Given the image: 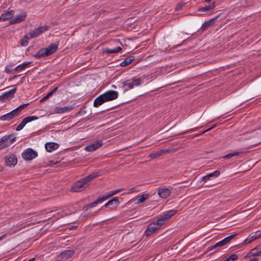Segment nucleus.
Masks as SVG:
<instances>
[{
	"instance_id": "nucleus-24",
	"label": "nucleus",
	"mask_w": 261,
	"mask_h": 261,
	"mask_svg": "<svg viewBox=\"0 0 261 261\" xmlns=\"http://www.w3.org/2000/svg\"><path fill=\"white\" fill-rule=\"evenodd\" d=\"M73 109V107H56L55 111L57 113L61 114L72 110Z\"/></svg>"
},
{
	"instance_id": "nucleus-18",
	"label": "nucleus",
	"mask_w": 261,
	"mask_h": 261,
	"mask_svg": "<svg viewBox=\"0 0 261 261\" xmlns=\"http://www.w3.org/2000/svg\"><path fill=\"white\" fill-rule=\"evenodd\" d=\"M220 174V172L219 170H216L212 173H210L202 177V180L206 181L208 180L211 179L212 177H217Z\"/></svg>"
},
{
	"instance_id": "nucleus-8",
	"label": "nucleus",
	"mask_w": 261,
	"mask_h": 261,
	"mask_svg": "<svg viewBox=\"0 0 261 261\" xmlns=\"http://www.w3.org/2000/svg\"><path fill=\"white\" fill-rule=\"evenodd\" d=\"M38 117L35 116H28L23 119L20 123L17 126L16 128V131H19L21 130L25 124L32 121L37 120Z\"/></svg>"
},
{
	"instance_id": "nucleus-50",
	"label": "nucleus",
	"mask_w": 261,
	"mask_h": 261,
	"mask_svg": "<svg viewBox=\"0 0 261 261\" xmlns=\"http://www.w3.org/2000/svg\"><path fill=\"white\" fill-rule=\"evenodd\" d=\"M58 87H55L54 89H53L52 90L50 91L51 93L52 94L55 93L58 90Z\"/></svg>"
},
{
	"instance_id": "nucleus-48",
	"label": "nucleus",
	"mask_w": 261,
	"mask_h": 261,
	"mask_svg": "<svg viewBox=\"0 0 261 261\" xmlns=\"http://www.w3.org/2000/svg\"><path fill=\"white\" fill-rule=\"evenodd\" d=\"M48 98H49V97L47 95H46L44 97H43L42 99L40 100V102H43Z\"/></svg>"
},
{
	"instance_id": "nucleus-46",
	"label": "nucleus",
	"mask_w": 261,
	"mask_h": 261,
	"mask_svg": "<svg viewBox=\"0 0 261 261\" xmlns=\"http://www.w3.org/2000/svg\"><path fill=\"white\" fill-rule=\"evenodd\" d=\"M198 127H195V128L189 129V130H188L184 132V133H182L181 134H186V133H188V132H191L196 131V130H198Z\"/></svg>"
},
{
	"instance_id": "nucleus-33",
	"label": "nucleus",
	"mask_w": 261,
	"mask_h": 261,
	"mask_svg": "<svg viewBox=\"0 0 261 261\" xmlns=\"http://www.w3.org/2000/svg\"><path fill=\"white\" fill-rule=\"evenodd\" d=\"M30 38V36L28 37V35H25L24 37L21 39L20 40V44L21 46H25L28 44V40Z\"/></svg>"
},
{
	"instance_id": "nucleus-21",
	"label": "nucleus",
	"mask_w": 261,
	"mask_h": 261,
	"mask_svg": "<svg viewBox=\"0 0 261 261\" xmlns=\"http://www.w3.org/2000/svg\"><path fill=\"white\" fill-rule=\"evenodd\" d=\"M122 50L120 46H117L113 48H106L103 49L102 53L106 54H110L118 53Z\"/></svg>"
},
{
	"instance_id": "nucleus-36",
	"label": "nucleus",
	"mask_w": 261,
	"mask_h": 261,
	"mask_svg": "<svg viewBox=\"0 0 261 261\" xmlns=\"http://www.w3.org/2000/svg\"><path fill=\"white\" fill-rule=\"evenodd\" d=\"M238 256L236 254H232L230 255L228 258L224 259V261H234L238 258Z\"/></svg>"
},
{
	"instance_id": "nucleus-1",
	"label": "nucleus",
	"mask_w": 261,
	"mask_h": 261,
	"mask_svg": "<svg viewBox=\"0 0 261 261\" xmlns=\"http://www.w3.org/2000/svg\"><path fill=\"white\" fill-rule=\"evenodd\" d=\"M97 176H98L97 173H92L73 184L71 188L70 191L72 192H79L84 191L89 187L90 181Z\"/></svg>"
},
{
	"instance_id": "nucleus-59",
	"label": "nucleus",
	"mask_w": 261,
	"mask_h": 261,
	"mask_svg": "<svg viewBox=\"0 0 261 261\" xmlns=\"http://www.w3.org/2000/svg\"><path fill=\"white\" fill-rule=\"evenodd\" d=\"M112 42H116V43H117V42H118L117 40H116H116H112Z\"/></svg>"
},
{
	"instance_id": "nucleus-44",
	"label": "nucleus",
	"mask_w": 261,
	"mask_h": 261,
	"mask_svg": "<svg viewBox=\"0 0 261 261\" xmlns=\"http://www.w3.org/2000/svg\"><path fill=\"white\" fill-rule=\"evenodd\" d=\"M215 126H216V124L214 125L212 127H210V128H208V129H207L203 131V132H200V133L199 134L196 135L195 137L198 136H199L200 135H202V134H204V133H205L210 130L212 128L214 127Z\"/></svg>"
},
{
	"instance_id": "nucleus-41",
	"label": "nucleus",
	"mask_w": 261,
	"mask_h": 261,
	"mask_svg": "<svg viewBox=\"0 0 261 261\" xmlns=\"http://www.w3.org/2000/svg\"><path fill=\"white\" fill-rule=\"evenodd\" d=\"M10 114L11 115V116L12 118L18 115V113L17 112V111H16L15 109L13 110L11 112H9Z\"/></svg>"
},
{
	"instance_id": "nucleus-49",
	"label": "nucleus",
	"mask_w": 261,
	"mask_h": 261,
	"mask_svg": "<svg viewBox=\"0 0 261 261\" xmlns=\"http://www.w3.org/2000/svg\"><path fill=\"white\" fill-rule=\"evenodd\" d=\"M128 191H129L128 193H133V192H137V191L136 190V188H135V187H133V188H132L130 189H129L128 190Z\"/></svg>"
},
{
	"instance_id": "nucleus-16",
	"label": "nucleus",
	"mask_w": 261,
	"mask_h": 261,
	"mask_svg": "<svg viewBox=\"0 0 261 261\" xmlns=\"http://www.w3.org/2000/svg\"><path fill=\"white\" fill-rule=\"evenodd\" d=\"M27 17V14L23 13L21 14L16 15L15 17L12 18L10 21V24H15L22 21Z\"/></svg>"
},
{
	"instance_id": "nucleus-12",
	"label": "nucleus",
	"mask_w": 261,
	"mask_h": 261,
	"mask_svg": "<svg viewBox=\"0 0 261 261\" xmlns=\"http://www.w3.org/2000/svg\"><path fill=\"white\" fill-rule=\"evenodd\" d=\"M5 162L6 165L8 166H14L16 164L17 162V157L14 154H11L10 155L6 156Z\"/></svg>"
},
{
	"instance_id": "nucleus-35",
	"label": "nucleus",
	"mask_w": 261,
	"mask_h": 261,
	"mask_svg": "<svg viewBox=\"0 0 261 261\" xmlns=\"http://www.w3.org/2000/svg\"><path fill=\"white\" fill-rule=\"evenodd\" d=\"M29 105V103H24L22 105H20L18 108H16L15 110L17 111V112L19 114L20 112L24 108H25L28 106Z\"/></svg>"
},
{
	"instance_id": "nucleus-22",
	"label": "nucleus",
	"mask_w": 261,
	"mask_h": 261,
	"mask_svg": "<svg viewBox=\"0 0 261 261\" xmlns=\"http://www.w3.org/2000/svg\"><path fill=\"white\" fill-rule=\"evenodd\" d=\"M159 195L163 198H166L170 194V191L167 189H159L158 191Z\"/></svg>"
},
{
	"instance_id": "nucleus-20",
	"label": "nucleus",
	"mask_w": 261,
	"mask_h": 261,
	"mask_svg": "<svg viewBox=\"0 0 261 261\" xmlns=\"http://www.w3.org/2000/svg\"><path fill=\"white\" fill-rule=\"evenodd\" d=\"M74 253V251L72 250H65L62 253H61L59 255V257H60L62 259H67L70 257H71L73 254Z\"/></svg>"
},
{
	"instance_id": "nucleus-62",
	"label": "nucleus",
	"mask_w": 261,
	"mask_h": 261,
	"mask_svg": "<svg viewBox=\"0 0 261 261\" xmlns=\"http://www.w3.org/2000/svg\"><path fill=\"white\" fill-rule=\"evenodd\" d=\"M22 224H18L16 227H18V226H20V225H21Z\"/></svg>"
},
{
	"instance_id": "nucleus-57",
	"label": "nucleus",
	"mask_w": 261,
	"mask_h": 261,
	"mask_svg": "<svg viewBox=\"0 0 261 261\" xmlns=\"http://www.w3.org/2000/svg\"><path fill=\"white\" fill-rule=\"evenodd\" d=\"M46 95H47L49 97V98L50 96H51L53 95V94H52V93H51V92L50 91V92H49V93H47V94H46Z\"/></svg>"
},
{
	"instance_id": "nucleus-17",
	"label": "nucleus",
	"mask_w": 261,
	"mask_h": 261,
	"mask_svg": "<svg viewBox=\"0 0 261 261\" xmlns=\"http://www.w3.org/2000/svg\"><path fill=\"white\" fill-rule=\"evenodd\" d=\"M106 102L103 95L101 94L94 100L93 106L94 107L97 108Z\"/></svg>"
},
{
	"instance_id": "nucleus-4",
	"label": "nucleus",
	"mask_w": 261,
	"mask_h": 261,
	"mask_svg": "<svg viewBox=\"0 0 261 261\" xmlns=\"http://www.w3.org/2000/svg\"><path fill=\"white\" fill-rule=\"evenodd\" d=\"M163 225L162 223L158 222V219L156 221H154L153 222L150 223L145 231V235L146 237H148L154 233L156 230L161 228V226Z\"/></svg>"
},
{
	"instance_id": "nucleus-29",
	"label": "nucleus",
	"mask_w": 261,
	"mask_h": 261,
	"mask_svg": "<svg viewBox=\"0 0 261 261\" xmlns=\"http://www.w3.org/2000/svg\"><path fill=\"white\" fill-rule=\"evenodd\" d=\"M149 195L148 194H143L141 195H138L137 197V203H142L145 201L149 198Z\"/></svg>"
},
{
	"instance_id": "nucleus-43",
	"label": "nucleus",
	"mask_w": 261,
	"mask_h": 261,
	"mask_svg": "<svg viewBox=\"0 0 261 261\" xmlns=\"http://www.w3.org/2000/svg\"><path fill=\"white\" fill-rule=\"evenodd\" d=\"M224 246L223 243L222 242V241L217 243L216 244H215L214 245V247L215 248V249L217 248V247H222V246Z\"/></svg>"
},
{
	"instance_id": "nucleus-42",
	"label": "nucleus",
	"mask_w": 261,
	"mask_h": 261,
	"mask_svg": "<svg viewBox=\"0 0 261 261\" xmlns=\"http://www.w3.org/2000/svg\"><path fill=\"white\" fill-rule=\"evenodd\" d=\"M247 136V134H242L240 135V137L238 139L239 141H242L245 140H247L248 138L246 136Z\"/></svg>"
},
{
	"instance_id": "nucleus-53",
	"label": "nucleus",
	"mask_w": 261,
	"mask_h": 261,
	"mask_svg": "<svg viewBox=\"0 0 261 261\" xmlns=\"http://www.w3.org/2000/svg\"><path fill=\"white\" fill-rule=\"evenodd\" d=\"M30 64V62H23L22 63L19 64V65H22V66L29 65Z\"/></svg>"
},
{
	"instance_id": "nucleus-55",
	"label": "nucleus",
	"mask_w": 261,
	"mask_h": 261,
	"mask_svg": "<svg viewBox=\"0 0 261 261\" xmlns=\"http://www.w3.org/2000/svg\"><path fill=\"white\" fill-rule=\"evenodd\" d=\"M89 208H90V207H89V204L85 206L84 207H83V210H88Z\"/></svg>"
},
{
	"instance_id": "nucleus-31",
	"label": "nucleus",
	"mask_w": 261,
	"mask_h": 261,
	"mask_svg": "<svg viewBox=\"0 0 261 261\" xmlns=\"http://www.w3.org/2000/svg\"><path fill=\"white\" fill-rule=\"evenodd\" d=\"M252 253L254 256L261 255V245L257 246L256 248L252 250Z\"/></svg>"
},
{
	"instance_id": "nucleus-52",
	"label": "nucleus",
	"mask_w": 261,
	"mask_h": 261,
	"mask_svg": "<svg viewBox=\"0 0 261 261\" xmlns=\"http://www.w3.org/2000/svg\"><path fill=\"white\" fill-rule=\"evenodd\" d=\"M188 39H189V38H188V39H187L184 40L182 42V43H181V44H178L177 46H181V45L185 44V43L187 42V40H188Z\"/></svg>"
},
{
	"instance_id": "nucleus-38",
	"label": "nucleus",
	"mask_w": 261,
	"mask_h": 261,
	"mask_svg": "<svg viewBox=\"0 0 261 261\" xmlns=\"http://www.w3.org/2000/svg\"><path fill=\"white\" fill-rule=\"evenodd\" d=\"M20 230V228H18L16 230H13L12 232L9 231L8 232V233H9V235H12V234L17 232V231H18ZM7 233H6L3 234V236H2L1 237H0V241L2 240L3 239L6 238L7 236Z\"/></svg>"
},
{
	"instance_id": "nucleus-13",
	"label": "nucleus",
	"mask_w": 261,
	"mask_h": 261,
	"mask_svg": "<svg viewBox=\"0 0 261 261\" xmlns=\"http://www.w3.org/2000/svg\"><path fill=\"white\" fill-rule=\"evenodd\" d=\"M14 14V11L13 10L5 11L0 17V21H6L12 18Z\"/></svg>"
},
{
	"instance_id": "nucleus-61",
	"label": "nucleus",
	"mask_w": 261,
	"mask_h": 261,
	"mask_svg": "<svg viewBox=\"0 0 261 261\" xmlns=\"http://www.w3.org/2000/svg\"><path fill=\"white\" fill-rule=\"evenodd\" d=\"M21 71H23L24 73L27 72V71H24V69L23 70H21L19 72H20Z\"/></svg>"
},
{
	"instance_id": "nucleus-39",
	"label": "nucleus",
	"mask_w": 261,
	"mask_h": 261,
	"mask_svg": "<svg viewBox=\"0 0 261 261\" xmlns=\"http://www.w3.org/2000/svg\"><path fill=\"white\" fill-rule=\"evenodd\" d=\"M100 202H101L99 198H98L95 201L88 204H89V207H90V208L93 207L95 206L97 204H98V203H99Z\"/></svg>"
},
{
	"instance_id": "nucleus-47",
	"label": "nucleus",
	"mask_w": 261,
	"mask_h": 261,
	"mask_svg": "<svg viewBox=\"0 0 261 261\" xmlns=\"http://www.w3.org/2000/svg\"><path fill=\"white\" fill-rule=\"evenodd\" d=\"M252 241L249 239V237H248L244 241V244H248L250 243H251Z\"/></svg>"
},
{
	"instance_id": "nucleus-3",
	"label": "nucleus",
	"mask_w": 261,
	"mask_h": 261,
	"mask_svg": "<svg viewBox=\"0 0 261 261\" xmlns=\"http://www.w3.org/2000/svg\"><path fill=\"white\" fill-rule=\"evenodd\" d=\"M143 83V79L135 76L131 80H127L123 82V87H127L128 89L134 88L135 86L138 87Z\"/></svg>"
},
{
	"instance_id": "nucleus-30",
	"label": "nucleus",
	"mask_w": 261,
	"mask_h": 261,
	"mask_svg": "<svg viewBox=\"0 0 261 261\" xmlns=\"http://www.w3.org/2000/svg\"><path fill=\"white\" fill-rule=\"evenodd\" d=\"M246 152H247V151H236L234 152L229 153L226 154L225 156H223V158L229 159L231 157H233V156H234L236 155H239L243 154Z\"/></svg>"
},
{
	"instance_id": "nucleus-11",
	"label": "nucleus",
	"mask_w": 261,
	"mask_h": 261,
	"mask_svg": "<svg viewBox=\"0 0 261 261\" xmlns=\"http://www.w3.org/2000/svg\"><path fill=\"white\" fill-rule=\"evenodd\" d=\"M14 139H11L9 136H6L0 139V149H3L11 145Z\"/></svg>"
},
{
	"instance_id": "nucleus-6",
	"label": "nucleus",
	"mask_w": 261,
	"mask_h": 261,
	"mask_svg": "<svg viewBox=\"0 0 261 261\" xmlns=\"http://www.w3.org/2000/svg\"><path fill=\"white\" fill-rule=\"evenodd\" d=\"M48 28L49 27L47 25H44L35 29L29 33V35L30 36V38H33L38 37L39 35L47 31Z\"/></svg>"
},
{
	"instance_id": "nucleus-19",
	"label": "nucleus",
	"mask_w": 261,
	"mask_h": 261,
	"mask_svg": "<svg viewBox=\"0 0 261 261\" xmlns=\"http://www.w3.org/2000/svg\"><path fill=\"white\" fill-rule=\"evenodd\" d=\"M120 203V201L118 197H115L113 198L112 199L110 200L108 202H107L103 207H108L110 205H114V208H116Z\"/></svg>"
},
{
	"instance_id": "nucleus-45",
	"label": "nucleus",
	"mask_w": 261,
	"mask_h": 261,
	"mask_svg": "<svg viewBox=\"0 0 261 261\" xmlns=\"http://www.w3.org/2000/svg\"><path fill=\"white\" fill-rule=\"evenodd\" d=\"M122 191V189H117L114 191H110L109 192L111 194L112 196L115 195L116 194Z\"/></svg>"
},
{
	"instance_id": "nucleus-60",
	"label": "nucleus",
	"mask_w": 261,
	"mask_h": 261,
	"mask_svg": "<svg viewBox=\"0 0 261 261\" xmlns=\"http://www.w3.org/2000/svg\"><path fill=\"white\" fill-rule=\"evenodd\" d=\"M169 151H170L169 150H164V152L163 153L169 152Z\"/></svg>"
},
{
	"instance_id": "nucleus-23",
	"label": "nucleus",
	"mask_w": 261,
	"mask_h": 261,
	"mask_svg": "<svg viewBox=\"0 0 261 261\" xmlns=\"http://www.w3.org/2000/svg\"><path fill=\"white\" fill-rule=\"evenodd\" d=\"M45 147L47 151L51 152L54 149H56L59 147V145L54 142H48L45 144Z\"/></svg>"
},
{
	"instance_id": "nucleus-40",
	"label": "nucleus",
	"mask_w": 261,
	"mask_h": 261,
	"mask_svg": "<svg viewBox=\"0 0 261 261\" xmlns=\"http://www.w3.org/2000/svg\"><path fill=\"white\" fill-rule=\"evenodd\" d=\"M112 196L110 192L109 193L106 194L105 196H103L101 197H99L101 202H102L103 201L108 199L109 198L111 197Z\"/></svg>"
},
{
	"instance_id": "nucleus-2",
	"label": "nucleus",
	"mask_w": 261,
	"mask_h": 261,
	"mask_svg": "<svg viewBox=\"0 0 261 261\" xmlns=\"http://www.w3.org/2000/svg\"><path fill=\"white\" fill-rule=\"evenodd\" d=\"M58 46L55 43L49 45L45 48L40 49L35 55L36 58L48 56L54 53L58 49Z\"/></svg>"
},
{
	"instance_id": "nucleus-27",
	"label": "nucleus",
	"mask_w": 261,
	"mask_h": 261,
	"mask_svg": "<svg viewBox=\"0 0 261 261\" xmlns=\"http://www.w3.org/2000/svg\"><path fill=\"white\" fill-rule=\"evenodd\" d=\"M215 7V4L214 3H212L209 6H205V7H200L198 9L199 12H206L207 11L212 10Z\"/></svg>"
},
{
	"instance_id": "nucleus-25",
	"label": "nucleus",
	"mask_w": 261,
	"mask_h": 261,
	"mask_svg": "<svg viewBox=\"0 0 261 261\" xmlns=\"http://www.w3.org/2000/svg\"><path fill=\"white\" fill-rule=\"evenodd\" d=\"M135 59V57L129 56L126 57L122 62H121L119 65H128L132 63Z\"/></svg>"
},
{
	"instance_id": "nucleus-9",
	"label": "nucleus",
	"mask_w": 261,
	"mask_h": 261,
	"mask_svg": "<svg viewBox=\"0 0 261 261\" xmlns=\"http://www.w3.org/2000/svg\"><path fill=\"white\" fill-rule=\"evenodd\" d=\"M106 101H111L118 98V92L114 90H109L102 94Z\"/></svg>"
},
{
	"instance_id": "nucleus-58",
	"label": "nucleus",
	"mask_w": 261,
	"mask_h": 261,
	"mask_svg": "<svg viewBox=\"0 0 261 261\" xmlns=\"http://www.w3.org/2000/svg\"><path fill=\"white\" fill-rule=\"evenodd\" d=\"M35 260V258H32L31 259H30L28 261H34Z\"/></svg>"
},
{
	"instance_id": "nucleus-26",
	"label": "nucleus",
	"mask_w": 261,
	"mask_h": 261,
	"mask_svg": "<svg viewBox=\"0 0 261 261\" xmlns=\"http://www.w3.org/2000/svg\"><path fill=\"white\" fill-rule=\"evenodd\" d=\"M218 17V16L215 17L213 18L210 19L209 20L204 22V23L202 24V28H203V30L207 29L208 28L211 27L215 22V20Z\"/></svg>"
},
{
	"instance_id": "nucleus-10",
	"label": "nucleus",
	"mask_w": 261,
	"mask_h": 261,
	"mask_svg": "<svg viewBox=\"0 0 261 261\" xmlns=\"http://www.w3.org/2000/svg\"><path fill=\"white\" fill-rule=\"evenodd\" d=\"M16 90L17 88H14L4 93L0 96V101L4 102L7 99H11L14 96Z\"/></svg>"
},
{
	"instance_id": "nucleus-51",
	"label": "nucleus",
	"mask_w": 261,
	"mask_h": 261,
	"mask_svg": "<svg viewBox=\"0 0 261 261\" xmlns=\"http://www.w3.org/2000/svg\"><path fill=\"white\" fill-rule=\"evenodd\" d=\"M58 87H55L54 89H53L52 90L50 91L51 93L52 94L55 93L58 90Z\"/></svg>"
},
{
	"instance_id": "nucleus-15",
	"label": "nucleus",
	"mask_w": 261,
	"mask_h": 261,
	"mask_svg": "<svg viewBox=\"0 0 261 261\" xmlns=\"http://www.w3.org/2000/svg\"><path fill=\"white\" fill-rule=\"evenodd\" d=\"M13 66H6L5 68V71L8 73H12L13 74L19 73V72L25 69L27 66H16L14 69L11 67Z\"/></svg>"
},
{
	"instance_id": "nucleus-63",
	"label": "nucleus",
	"mask_w": 261,
	"mask_h": 261,
	"mask_svg": "<svg viewBox=\"0 0 261 261\" xmlns=\"http://www.w3.org/2000/svg\"><path fill=\"white\" fill-rule=\"evenodd\" d=\"M252 98H250V99H252ZM246 101H248V99H247V100H246Z\"/></svg>"
},
{
	"instance_id": "nucleus-32",
	"label": "nucleus",
	"mask_w": 261,
	"mask_h": 261,
	"mask_svg": "<svg viewBox=\"0 0 261 261\" xmlns=\"http://www.w3.org/2000/svg\"><path fill=\"white\" fill-rule=\"evenodd\" d=\"M237 233H234L233 234H231L228 237H226L223 240H222V242L223 243L224 245H226L227 243L229 242L231 240H232L236 236H237Z\"/></svg>"
},
{
	"instance_id": "nucleus-5",
	"label": "nucleus",
	"mask_w": 261,
	"mask_h": 261,
	"mask_svg": "<svg viewBox=\"0 0 261 261\" xmlns=\"http://www.w3.org/2000/svg\"><path fill=\"white\" fill-rule=\"evenodd\" d=\"M37 156V152L32 148H28L22 153V156L26 161L31 160Z\"/></svg>"
},
{
	"instance_id": "nucleus-14",
	"label": "nucleus",
	"mask_w": 261,
	"mask_h": 261,
	"mask_svg": "<svg viewBox=\"0 0 261 261\" xmlns=\"http://www.w3.org/2000/svg\"><path fill=\"white\" fill-rule=\"evenodd\" d=\"M102 145V141H97L95 143L90 144L85 147V150L88 151H93L98 148Z\"/></svg>"
},
{
	"instance_id": "nucleus-34",
	"label": "nucleus",
	"mask_w": 261,
	"mask_h": 261,
	"mask_svg": "<svg viewBox=\"0 0 261 261\" xmlns=\"http://www.w3.org/2000/svg\"><path fill=\"white\" fill-rule=\"evenodd\" d=\"M12 119L9 113L0 117V120L3 121L10 120Z\"/></svg>"
},
{
	"instance_id": "nucleus-56",
	"label": "nucleus",
	"mask_w": 261,
	"mask_h": 261,
	"mask_svg": "<svg viewBox=\"0 0 261 261\" xmlns=\"http://www.w3.org/2000/svg\"><path fill=\"white\" fill-rule=\"evenodd\" d=\"M249 261H259L258 259L257 258H253L251 259Z\"/></svg>"
},
{
	"instance_id": "nucleus-7",
	"label": "nucleus",
	"mask_w": 261,
	"mask_h": 261,
	"mask_svg": "<svg viewBox=\"0 0 261 261\" xmlns=\"http://www.w3.org/2000/svg\"><path fill=\"white\" fill-rule=\"evenodd\" d=\"M177 212V210H171L165 212L162 216L158 219V222L162 223L163 224H164L165 221L171 218L173 215H174Z\"/></svg>"
},
{
	"instance_id": "nucleus-37",
	"label": "nucleus",
	"mask_w": 261,
	"mask_h": 261,
	"mask_svg": "<svg viewBox=\"0 0 261 261\" xmlns=\"http://www.w3.org/2000/svg\"><path fill=\"white\" fill-rule=\"evenodd\" d=\"M260 234H256V233H251L250 234L248 237H249V239L252 242L254 240H255L256 239L260 237Z\"/></svg>"
},
{
	"instance_id": "nucleus-28",
	"label": "nucleus",
	"mask_w": 261,
	"mask_h": 261,
	"mask_svg": "<svg viewBox=\"0 0 261 261\" xmlns=\"http://www.w3.org/2000/svg\"><path fill=\"white\" fill-rule=\"evenodd\" d=\"M164 152V150L162 149L156 152H152L149 154V157L151 159L157 158L162 155Z\"/></svg>"
},
{
	"instance_id": "nucleus-54",
	"label": "nucleus",
	"mask_w": 261,
	"mask_h": 261,
	"mask_svg": "<svg viewBox=\"0 0 261 261\" xmlns=\"http://www.w3.org/2000/svg\"><path fill=\"white\" fill-rule=\"evenodd\" d=\"M213 249H215V248L214 247V245L213 246H212L211 247H209L208 248H207V251H210Z\"/></svg>"
}]
</instances>
